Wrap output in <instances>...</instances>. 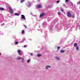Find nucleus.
Listing matches in <instances>:
<instances>
[{
  "label": "nucleus",
  "mask_w": 80,
  "mask_h": 80,
  "mask_svg": "<svg viewBox=\"0 0 80 80\" xmlns=\"http://www.w3.org/2000/svg\"><path fill=\"white\" fill-rule=\"evenodd\" d=\"M22 62H23V60H24V58H21V57H18L17 58V60H21Z\"/></svg>",
  "instance_id": "nucleus-1"
},
{
  "label": "nucleus",
  "mask_w": 80,
  "mask_h": 80,
  "mask_svg": "<svg viewBox=\"0 0 80 80\" xmlns=\"http://www.w3.org/2000/svg\"><path fill=\"white\" fill-rule=\"evenodd\" d=\"M8 8L9 9V12L11 13H13V11L12 9V8L10 7H9Z\"/></svg>",
  "instance_id": "nucleus-2"
},
{
  "label": "nucleus",
  "mask_w": 80,
  "mask_h": 80,
  "mask_svg": "<svg viewBox=\"0 0 80 80\" xmlns=\"http://www.w3.org/2000/svg\"><path fill=\"white\" fill-rule=\"evenodd\" d=\"M27 5L28 7H31V3L29 2H28L27 3Z\"/></svg>",
  "instance_id": "nucleus-3"
},
{
  "label": "nucleus",
  "mask_w": 80,
  "mask_h": 80,
  "mask_svg": "<svg viewBox=\"0 0 80 80\" xmlns=\"http://www.w3.org/2000/svg\"><path fill=\"white\" fill-rule=\"evenodd\" d=\"M42 26L43 27H46V26H47V23L45 22H44L42 24Z\"/></svg>",
  "instance_id": "nucleus-4"
},
{
  "label": "nucleus",
  "mask_w": 80,
  "mask_h": 80,
  "mask_svg": "<svg viewBox=\"0 0 80 80\" xmlns=\"http://www.w3.org/2000/svg\"><path fill=\"white\" fill-rule=\"evenodd\" d=\"M21 18L25 20H26V18H25V17L23 15H21Z\"/></svg>",
  "instance_id": "nucleus-5"
},
{
  "label": "nucleus",
  "mask_w": 80,
  "mask_h": 80,
  "mask_svg": "<svg viewBox=\"0 0 80 80\" xmlns=\"http://www.w3.org/2000/svg\"><path fill=\"white\" fill-rule=\"evenodd\" d=\"M37 8H42V5H41V4L38 5L37 6Z\"/></svg>",
  "instance_id": "nucleus-6"
},
{
  "label": "nucleus",
  "mask_w": 80,
  "mask_h": 80,
  "mask_svg": "<svg viewBox=\"0 0 80 80\" xmlns=\"http://www.w3.org/2000/svg\"><path fill=\"white\" fill-rule=\"evenodd\" d=\"M45 15V13H42L40 14V15L39 16V18H41V17H42L43 15Z\"/></svg>",
  "instance_id": "nucleus-7"
},
{
  "label": "nucleus",
  "mask_w": 80,
  "mask_h": 80,
  "mask_svg": "<svg viewBox=\"0 0 80 80\" xmlns=\"http://www.w3.org/2000/svg\"><path fill=\"white\" fill-rule=\"evenodd\" d=\"M70 5H71V8H72L74 7V6H73V3H72V2H71L70 3Z\"/></svg>",
  "instance_id": "nucleus-8"
},
{
  "label": "nucleus",
  "mask_w": 80,
  "mask_h": 80,
  "mask_svg": "<svg viewBox=\"0 0 80 80\" xmlns=\"http://www.w3.org/2000/svg\"><path fill=\"white\" fill-rule=\"evenodd\" d=\"M51 66H47L46 67V69L47 70L48 69V68H51Z\"/></svg>",
  "instance_id": "nucleus-9"
},
{
  "label": "nucleus",
  "mask_w": 80,
  "mask_h": 80,
  "mask_svg": "<svg viewBox=\"0 0 80 80\" xmlns=\"http://www.w3.org/2000/svg\"><path fill=\"white\" fill-rule=\"evenodd\" d=\"M68 17H70V12L68 13Z\"/></svg>",
  "instance_id": "nucleus-10"
},
{
  "label": "nucleus",
  "mask_w": 80,
  "mask_h": 80,
  "mask_svg": "<svg viewBox=\"0 0 80 80\" xmlns=\"http://www.w3.org/2000/svg\"><path fill=\"white\" fill-rule=\"evenodd\" d=\"M70 17L72 18H75V16L74 15L72 16V14H70Z\"/></svg>",
  "instance_id": "nucleus-11"
},
{
  "label": "nucleus",
  "mask_w": 80,
  "mask_h": 80,
  "mask_svg": "<svg viewBox=\"0 0 80 80\" xmlns=\"http://www.w3.org/2000/svg\"><path fill=\"white\" fill-rule=\"evenodd\" d=\"M25 0H21L20 1V2L21 3H23L24 2H25Z\"/></svg>",
  "instance_id": "nucleus-12"
},
{
  "label": "nucleus",
  "mask_w": 80,
  "mask_h": 80,
  "mask_svg": "<svg viewBox=\"0 0 80 80\" xmlns=\"http://www.w3.org/2000/svg\"><path fill=\"white\" fill-rule=\"evenodd\" d=\"M15 15H16V16H19L20 14H18V13H16L14 14Z\"/></svg>",
  "instance_id": "nucleus-13"
},
{
  "label": "nucleus",
  "mask_w": 80,
  "mask_h": 80,
  "mask_svg": "<svg viewBox=\"0 0 80 80\" xmlns=\"http://www.w3.org/2000/svg\"><path fill=\"white\" fill-rule=\"evenodd\" d=\"M64 52H65V51L62 50H61L60 51V52H61V53H64Z\"/></svg>",
  "instance_id": "nucleus-14"
},
{
  "label": "nucleus",
  "mask_w": 80,
  "mask_h": 80,
  "mask_svg": "<svg viewBox=\"0 0 80 80\" xmlns=\"http://www.w3.org/2000/svg\"><path fill=\"white\" fill-rule=\"evenodd\" d=\"M77 45V43H75L74 44V47H76Z\"/></svg>",
  "instance_id": "nucleus-15"
},
{
  "label": "nucleus",
  "mask_w": 80,
  "mask_h": 80,
  "mask_svg": "<svg viewBox=\"0 0 80 80\" xmlns=\"http://www.w3.org/2000/svg\"><path fill=\"white\" fill-rule=\"evenodd\" d=\"M55 58L57 60H60V58L58 57H56Z\"/></svg>",
  "instance_id": "nucleus-16"
},
{
  "label": "nucleus",
  "mask_w": 80,
  "mask_h": 80,
  "mask_svg": "<svg viewBox=\"0 0 80 80\" xmlns=\"http://www.w3.org/2000/svg\"><path fill=\"white\" fill-rule=\"evenodd\" d=\"M18 54H19V55H20V50H18Z\"/></svg>",
  "instance_id": "nucleus-17"
},
{
  "label": "nucleus",
  "mask_w": 80,
  "mask_h": 80,
  "mask_svg": "<svg viewBox=\"0 0 80 80\" xmlns=\"http://www.w3.org/2000/svg\"><path fill=\"white\" fill-rule=\"evenodd\" d=\"M70 26V24L67 25V26L68 27H66L67 29H68V27H69Z\"/></svg>",
  "instance_id": "nucleus-18"
},
{
  "label": "nucleus",
  "mask_w": 80,
  "mask_h": 80,
  "mask_svg": "<svg viewBox=\"0 0 80 80\" xmlns=\"http://www.w3.org/2000/svg\"><path fill=\"white\" fill-rule=\"evenodd\" d=\"M70 1V0H65V2L66 3H68V2Z\"/></svg>",
  "instance_id": "nucleus-19"
},
{
  "label": "nucleus",
  "mask_w": 80,
  "mask_h": 80,
  "mask_svg": "<svg viewBox=\"0 0 80 80\" xmlns=\"http://www.w3.org/2000/svg\"><path fill=\"white\" fill-rule=\"evenodd\" d=\"M22 34H24V33H25V31H24L23 30L22 31Z\"/></svg>",
  "instance_id": "nucleus-20"
},
{
  "label": "nucleus",
  "mask_w": 80,
  "mask_h": 80,
  "mask_svg": "<svg viewBox=\"0 0 80 80\" xmlns=\"http://www.w3.org/2000/svg\"><path fill=\"white\" fill-rule=\"evenodd\" d=\"M76 49L77 50H79V48H78V47L77 46L76 47Z\"/></svg>",
  "instance_id": "nucleus-21"
},
{
  "label": "nucleus",
  "mask_w": 80,
  "mask_h": 80,
  "mask_svg": "<svg viewBox=\"0 0 80 80\" xmlns=\"http://www.w3.org/2000/svg\"><path fill=\"white\" fill-rule=\"evenodd\" d=\"M30 59H29L27 61L28 63H30Z\"/></svg>",
  "instance_id": "nucleus-22"
},
{
  "label": "nucleus",
  "mask_w": 80,
  "mask_h": 80,
  "mask_svg": "<svg viewBox=\"0 0 80 80\" xmlns=\"http://www.w3.org/2000/svg\"><path fill=\"white\" fill-rule=\"evenodd\" d=\"M38 57H39L41 56V54H37Z\"/></svg>",
  "instance_id": "nucleus-23"
},
{
  "label": "nucleus",
  "mask_w": 80,
  "mask_h": 80,
  "mask_svg": "<svg viewBox=\"0 0 80 80\" xmlns=\"http://www.w3.org/2000/svg\"><path fill=\"white\" fill-rule=\"evenodd\" d=\"M0 10H3V8H0Z\"/></svg>",
  "instance_id": "nucleus-24"
},
{
  "label": "nucleus",
  "mask_w": 80,
  "mask_h": 80,
  "mask_svg": "<svg viewBox=\"0 0 80 80\" xmlns=\"http://www.w3.org/2000/svg\"><path fill=\"white\" fill-rule=\"evenodd\" d=\"M61 13V12H58V15H60V14Z\"/></svg>",
  "instance_id": "nucleus-25"
},
{
  "label": "nucleus",
  "mask_w": 80,
  "mask_h": 80,
  "mask_svg": "<svg viewBox=\"0 0 80 80\" xmlns=\"http://www.w3.org/2000/svg\"><path fill=\"white\" fill-rule=\"evenodd\" d=\"M58 50L60 49V47H58L57 48Z\"/></svg>",
  "instance_id": "nucleus-26"
},
{
  "label": "nucleus",
  "mask_w": 80,
  "mask_h": 80,
  "mask_svg": "<svg viewBox=\"0 0 80 80\" xmlns=\"http://www.w3.org/2000/svg\"><path fill=\"white\" fill-rule=\"evenodd\" d=\"M30 55H31V56H33V54L32 53H30Z\"/></svg>",
  "instance_id": "nucleus-27"
},
{
  "label": "nucleus",
  "mask_w": 80,
  "mask_h": 80,
  "mask_svg": "<svg viewBox=\"0 0 80 80\" xmlns=\"http://www.w3.org/2000/svg\"><path fill=\"white\" fill-rule=\"evenodd\" d=\"M77 4H80V0L77 3Z\"/></svg>",
  "instance_id": "nucleus-28"
},
{
  "label": "nucleus",
  "mask_w": 80,
  "mask_h": 80,
  "mask_svg": "<svg viewBox=\"0 0 80 80\" xmlns=\"http://www.w3.org/2000/svg\"><path fill=\"white\" fill-rule=\"evenodd\" d=\"M57 3H59L60 2V1L58 0L56 2Z\"/></svg>",
  "instance_id": "nucleus-29"
},
{
  "label": "nucleus",
  "mask_w": 80,
  "mask_h": 80,
  "mask_svg": "<svg viewBox=\"0 0 80 80\" xmlns=\"http://www.w3.org/2000/svg\"><path fill=\"white\" fill-rule=\"evenodd\" d=\"M61 12H63V9H62V8H61Z\"/></svg>",
  "instance_id": "nucleus-30"
},
{
  "label": "nucleus",
  "mask_w": 80,
  "mask_h": 80,
  "mask_svg": "<svg viewBox=\"0 0 80 80\" xmlns=\"http://www.w3.org/2000/svg\"><path fill=\"white\" fill-rule=\"evenodd\" d=\"M15 44H18V42H16Z\"/></svg>",
  "instance_id": "nucleus-31"
},
{
  "label": "nucleus",
  "mask_w": 80,
  "mask_h": 80,
  "mask_svg": "<svg viewBox=\"0 0 80 80\" xmlns=\"http://www.w3.org/2000/svg\"><path fill=\"white\" fill-rule=\"evenodd\" d=\"M26 47H27V46H26V45H24V48Z\"/></svg>",
  "instance_id": "nucleus-32"
},
{
  "label": "nucleus",
  "mask_w": 80,
  "mask_h": 80,
  "mask_svg": "<svg viewBox=\"0 0 80 80\" xmlns=\"http://www.w3.org/2000/svg\"><path fill=\"white\" fill-rule=\"evenodd\" d=\"M24 27H25V28H27V27L25 25H24Z\"/></svg>",
  "instance_id": "nucleus-33"
},
{
  "label": "nucleus",
  "mask_w": 80,
  "mask_h": 80,
  "mask_svg": "<svg viewBox=\"0 0 80 80\" xmlns=\"http://www.w3.org/2000/svg\"><path fill=\"white\" fill-rule=\"evenodd\" d=\"M3 25H5V23H3Z\"/></svg>",
  "instance_id": "nucleus-34"
},
{
  "label": "nucleus",
  "mask_w": 80,
  "mask_h": 80,
  "mask_svg": "<svg viewBox=\"0 0 80 80\" xmlns=\"http://www.w3.org/2000/svg\"><path fill=\"white\" fill-rule=\"evenodd\" d=\"M25 40V39H23V40L24 41V40Z\"/></svg>",
  "instance_id": "nucleus-35"
},
{
  "label": "nucleus",
  "mask_w": 80,
  "mask_h": 80,
  "mask_svg": "<svg viewBox=\"0 0 80 80\" xmlns=\"http://www.w3.org/2000/svg\"><path fill=\"white\" fill-rule=\"evenodd\" d=\"M0 55H1V53H0Z\"/></svg>",
  "instance_id": "nucleus-36"
},
{
  "label": "nucleus",
  "mask_w": 80,
  "mask_h": 80,
  "mask_svg": "<svg viewBox=\"0 0 80 80\" xmlns=\"http://www.w3.org/2000/svg\"><path fill=\"white\" fill-rule=\"evenodd\" d=\"M65 27H67V26H66Z\"/></svg>",
  "instance_id": "nucleus-37"
}]
</instances>
